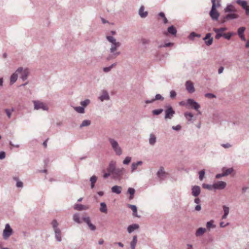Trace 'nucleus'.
Wrapping results in <instances>:
<instances>
[{"mask_svg": "<svg viewBox=\"0 0 249 249\" xmlns=\"http://www.w3.org/2000/svg\"><path fill=\"white\" fill-rule=\"evenodd\" d=\"M120 46L121 43H115L114 44V45H111L110 50L111 53H112V54L110 55L107 57V59L108 60L116 58L118 55L120 54V52H117L115 53V52L117 50V48L119 47Z\"/></svg>", "mask_w": 249, "mask_h": 249, "instance_id": "f257e3e1", "label": "nucleus"}, {"mask_svg": "<svg viewBox=\"0 0 249 249\" xmlns=\"http://www.w3.org/2000/svg\"><path fill=\"white\" fill-rule=\"evenodd\" d=\"M109 142L116 154L119 156L121 155L122 153V151L117 142L111 138L109 139Z\"/></svg>", "mask_w": 249, "mask_h": 249, "instance_id": "f03ea898", "label": "nucleus"}, {"mask_svg": "<svg viewBox=\"0 0 249 249\" xmlns=\"http://www.w3.org/2000/svg\"><path fill=\"white\" fill-rule=\"evenodd\" d=\"M13 230L10 227V225L9 224H6L2 234L3 239L7 240L11 236Z\"/></svg>", "mask_w": 249, "mask_h": 249, "instance_id": "7ed1b4c3", "label": "nucleus"}, {"mask_svg": "<svg viewBox=\"0 0 249 249\" xmlns=\"http://www.w3.org/2000/svg\"><path fill=\"white\" fill-rule=\"evenodd\" d=\"M34 108L36 110L41 109L43 110H47L48 107L47 105L39 101H34Z\"/></svg>", "mask_w": 249, "mask_h": 249, "instance_id": "20e7f679", "label": "nucleus"}, {"mask_svg": "<svg viewBox=\"0 0 249 249\" xmlns=\"http://www.w3.org/2000/svg\"><path fill=\"white\" fill-rule=\"evenodd\" d=\"M239 15L235 13L228 14L225 16H223L221 18V22L223 23L227 20L237 18Z\"/></svg>", "mask_w": 249, "mask_h": 249, "instance_id": "39448f33", "label": "nucleus"}, {"mask_svg": "<svg viewBox=\"0 0 249 249\" xmlns=\"http://www.w3.org/2000/svg\"><path fill=\"white\" fill-rule=\"evenodd\" d=\"M17 72H18V74H20V78L23 80H25L27 79L28 77L29 74V71L27 69L23 70L22 68H19L17 70Z\"/></svg>", "mask_w": 249, "mask_h": 249, "instance_id": "423d86ee", "label": "nucleus"}, {"mask_svg": "<svg viewBox=\"0 0 249 249\" xmlns=\"http://www.w3.org/2000/svg\"><path fill=\"white\" fill-rule=\"evenodd\" d=\"M227 28L225 27H222L220 28H213V31L216 34L215 38L216 39H219L221 37L223 36V32L227 30Z\"/></svg>", "mask_w": 249, "mask_h": 249, "instance_id": "0eeeda50", "label": "nucleus"}, {"mask_svg": "<svg viewBox=\"0 0 249 249\" xmlns=\"http://www.w3.org/2000/svg\"><path fill=\"white\" fill-rule=\"evenodd\" d=\"M187 102V104L190 106L192 108L197 111L198 114H201L200 111L198 110V109L200 107V105L197 102L191 99H188Z\"/></svg>", "mask_w": 249, "mask_h": 249, "instance_id": "6e6552de", "label": "nucleus"}, {"mask_svg": "<svg viewBox=\"0 0 249 249\" xmlns=\"http://www.w3.org/2000/svg\"><path fill=\"white\" fill-rule=\"evenodd\" d=\"M124 168H117L111 174L115 179H120L124 174Z\"/></svg>", "mask_w": 249, "mask_h": 249, "instance_id": "1a4fd4ad", "label": "nucleus"}, {"mask_svg": "<svg viewBox=\"0 0 249 249\" xmlns=\"http://www.w3.org/2000/svg\"><path fill=\"white\" fill-rule=\"evenodd\" d=\"M236 3L240 5L246 11V14L247 15H249V6L248 5V3L246 1L242 0H236Z\"/></svg>", "mask_w": 249, "mask_h": 249, "instance_id": "9d476101", "label": "nucleus"}, {"mask_svg": "<svg viewBox=\"0 0 249 249\" xmlns=\"http://www.w3.org/2000/svg\"><path fill=\"white\" fill-rule=\"evenodd\" d=\"M214 6H212L211 10L210 12V16L213 20H217L219 17V13L217 11L216 8H214Z\"/></svg>", "mask_w": 249, "mask_h": 249, "instance_id": "9b49d317", "label": "nucleus"}, {"mask_svg": "<svg viewBox=\"0 0 249 249\" xmlns=\"http://www.w3.org/2000/svg\"><path fill=\"white\" fill-rule=\"evenodd\" d=\"M226 183L224 181H218L213 184L214 189L222 190L225 188Z\"/></svg>", "mask_w": 249, "mask_h": 249, "instance_id": "f8f14e48", "label": "nucleus"}, {"mask_svg": "<svg viewBox=\"0 0 249 249\" xmlns=\"http://www.w3.org/2000/svg\"><path fill=\"white\" fill-rule=\"evenodd\" d=\"M175 111L173 110L172 107H169L166 110H165V119H171V118L173 116L174 114H175Z\"/></svg>", "mask_w": 249, "mask_h": 249, "instance_id": "ddd939ff", "label": "nucleus"}, {"mask_svg": "<svg viewBox=\"0 0 249 249\" xmlns=\"http://www.w3.org/2000/svg\"><path fill=\"white\" fill-rule=\"evenodd\" d=\"M185 86L186 89L188 90L189 92L193 93L195 91L193 84L191 81H187Z\"/></svg>", "mask_w": 249, "mask_h": 249, "instance_id": "4468645a", "label": "nucleus"}, {"mask_svg": "<svg viewBox=\"0 0 249 249\" xmlns=\"http://www.w3.org/2000/svg\"><path fill=\"white\" fill-rule=\"evenodd\" d=\"M246 30V28L244 27H240L238 28L237 31V33L241 38V39L243 41H246V38L244 35V32Z\"/></svg>", "mask_w": 249, "mask_h": 249, "instance_id": "2eb2a0df", "label": "nucleus"}, {"mask_svg": "<svg viewBox=\"0 0 249 249\" xmlns=\"http://www.w3.org/2000/svg\"><path fill=\"white\" fill-rule=\"evenodd\" d=\"M211 34L208 33L206 34L205 37L204 38L205 43L207 46L211 45L213 42V38L211 37Z\"/></svg>", "mask_w": 249, "mask_h": 249, "instance_id": "dca6fc26", "label": "nucleus"}, {"mask_svg": "<svg viewBox=\"0 0 249 249\" xmlns=\"http://www.w3.org/2000/svg\"><path fill=\"white\" fill-rule=\"evenodd\" d=\"M139 228V225L137 224H133L129 225L127 227V231L129 233H131L133 232L135 230H137Z\"/></svg>", "mask_w": 249, "mask_h": 249, "instance_id": "f3484780", "label": "nucleus"}, {"mask_svg": "<svg viewBox=\"0 0 249 249\" xmlns=\"http://www.w3.org/2000/svg\"><path fill=\"white\" fill-rule=\"evenodd\" d=\"M116 169V162L115 161H112L109 164V166L107 168V172L111 173L112 174Z\"/></svg>", "mask_w": 249, "mask_h": 249, "instance_id": "a211bd4d", "label": "nucleus"}, {"mask_svg": "<svg viewBox=\"0 0 249 249\" xmlns=\"http://www.w3.org/2000/svg\"><path fill=\"white\" fill-rule=\"evenodd\" d=\"M192 195L195 196H198L200 193V188L198 186H195L192 188Z\"/></svg>", "mask_w": 249, "mask_h": 249, "instance_id": "6ab92c4d", "label": "nucleus"}, {"mask_svg": "<svg viewBox=\"0 0 249 249\" xmlns=\"http://www.w3.org/2000/svg\"><path fill=\"white\" fill-rule=\"evenodd\" d=\"M166 173L164 171V168L163 167H160V170L157 173L158 176L161 178L163 179L165 177L166 175Z\"/></svg>", "mask_w": 249, "mask_h": 249, "instance_id": "aec40b11", "label": "nucleus"}, {"mask_svg": "<svg viewBox=\"0 0 249 249\" xmlns=\"http://www.w3.org/2000/svg\"><path fill=\"white\" fill-rule=\"evenodd\" d=\"M55 233V237L58 242H60L61 241V231L59 229H56L54 230Z\"/></svg>", "mask_w": 249, "mask_h": 249, "instance_id": "412c9836", "label": "nucleus"}, {"mask_svg": "<svg viewBox=\"0 0 249 249\" xmlns=\"http://www.w3.org/2000/svg\"><path fill=\"white\" fill-rule=\"evenodd\" d=\"M109 98L108 93L105 90L102 91V95L99 97V99L101 101H103L105 100H108Z\"/></svg>", "mask_w": 249, "mask_h": 249, "instance_id": "4be33fe9", "label": "nucleus"}, {"mask_svg": "<svg viewBox=\"0 0 249 249\" xmlns=\"http://www.w3.org/2000/svg\"><path fill=\"white\" fill-rule=\"evenodd\" d=\"M222 171H223V175H224L225 176H227L231 174L233 171V169L232 168H223L222 169Z\"/></svg>", "mask_w": 249, "mask_h": 249, "instance_id": "5701e85b", "label": "nucleus"}, {"mask_svg": "<svg viewBox=\"0 0 249 249\" xmlns=\"http://www.w3.org/2000/svg\"><path fill=\"white\" fill-rule=\"evenodd\" d=\"M122 190V188L121 186L117 185L113 186L111 188L112 192L117 194H120L121 193Z\"/></svg>", "mask_w": 249, "mask_h": 249, "instance_id": "b1692460", "label": "nucleus"}, {"mask_svg": "<svg viewBox=\"0 0 249 249\" xmlns=\"http://www.w3.org/2000/svg\"><path fill=\"white\" fill-rule=\"evenodd\" d=\"M72 219L75 222L78 224H81L82 223V221L80 220V214L78 213H74L73 215Z\"/></svg>", "mask_w": 249, "mask_h": 249, "instance_id": "393cba45", "label": "nucleus"}, {"mask_svg": "<svg viewBox=\"0 0 249 249\" xmlns=\"http://www.w3.org/2000/svg\"><path fill=\"white\" fill-rule=\"evenodd\" d=\"M223 209L224 211V214L222 216V219H224L227 218L229 213V208L225 205H224L223 206Z\"/></svg>", "mask_w": 249, "mask_h": 249, "instance_id": "a878e982", "label": "nucleus"}, {"mask_svg": "<svg viewBox=\"0 0 249 249\" xmlns=\"http://www.w3.org/2000/svg\"><path fill=\"white\" fill-rule=\"evenodd\" d=\"M206 231V229L204 228H198L196 232V236L197 237L202 236Z\"/></svg>", "mask_w": 249, "mask_h": 249, "instance_id": "bb28decb", "label": "nucleus"}, {"mask_svg": "<svg viewBox=\"0 0 249 249\" xmlns=\"http://www.w3.org/2000/svg\"><path fill=\"white\" fill-rule=\"evenodd\" d=\"M137 243V236L134 235L133 239L130 242V247L131 249H135L136 245Z\"/></svg>", "mask_w": 249, "mask_h": 249, "instance_id": "cd10ccee", "label": "nucleus"}, {"mask_svg": "<svg viewBox=\"0 0 249 249\" xmlns=\"http://www.w3.org/2000/svg\"><path fill=\"white\" fill-rule=\"evenodd\" d=\"M225 12H236V9L234 7V6L231 4H229L227 6L226 8L225 9Z\"/></svg>", "mask_w": 249, "mask_h": 249, "instance_id": "c85d7f7f", "label": "nucleus"}, {"mask_svg": "<svg viewBox=\"0 0 249 249\" xmlns=\"http://www.w3.org/2000/svg\"><path fill=\"white\" fill-rule=\"evenodd\" d=\"M88 208L83 205L77 204L74 205V209L77 211H82L84 210H86Z\"/></svg>", "mask_w": 249, "mask_h": 249, "instance_id": "c756f323", "label": "nucleus"}, {"mask_svg": "<svg viewBox=\"0 0 249 249\" xmlns=\"http://www.w3.org/2000/svg\"><path fill=\"white\" fill-rule=\"evenodd\" d=\"M142 164V161H138L137 162H133L131 165V172H133L134 171H135L138 166L141 165Z\"/></svg>", "mask_w": 249, "mask_h": 249, "instance_id": "7c9ffc66", "label": "nucleus"}, {"mask_svg": "<svg viewBox=\"0 0 249 249\" xmlns=\"http://www.w3.org/2000/svg\"><path fill=\"white\" fill-rule=\"evenodd\" d=\"M144 6H141L139 9V13L142 18H145L147 15V12H144Z\"/></svg>", "mask_w": 249, "mask_h": 249, "instance_id": "2f4dec72", "label": "nucleus"}, {"mask_svg": "<svg viewBox=\"0 0 249 249\" xmlns=\"http://www.w3.org/2000/svg\"><path fill=\"white\" fill-rule=\"evenodd\" d=\"M18 74V72H17L16 71V72L11 75L10 78L11 84H13L17 81Z\"/></svg>", "mask_w": 249, "mask_h": 249, "instance_id": "473e14b6", "label": "nucleus"}, {"mask_svg": "<svg viewBox=\"0 0 249 249\" xmlns=\"http://www.w3.org/2000/svg\"><path fill=\"white\" fill-rule=\"evenodd\" d=\"M168 33L172 35H175L177 34V30L174 26H170L167 29Z\"/></svg>", "mask_w": 249, "mask_h": 249, "instance_id": "72a5a7b5", "label": "nucleus"}, {"mask_svg": "<svg viewBox=\"0 0 249 249\" xmlns=\"http://www.w3.org/2000/svg\"><path fill=\"white\" fill-rule=\"evenodd\" d=\"M128 207L132 210L133 215L135 216L138 217L137 214V208L136 206L134 205H129Z\"/></svg>", "mask_w": 249, "mask_h": 249, "instance_id": "f704fd0d", "label": "nucleus"}, {"mask_svg": "<svg viewBox=\"0 0 249 249\" xmlns=\"http://www.w3.org/2000/svg\"><path fill=\"white\" fill-rule=\"evenodd\" d=\"M212 3V6H215L214 8H217L221 6V0H211Z\"/></svg>", "mask_w": 249, "mask_h": 249, "instance_id": "c9c22d12", "label": "nucleus"}, {"mask_svg": "<svg viewBox=\"0 0 249 249\" xmlns=\"http://www.w3.org/2000/svg\"><path fill=\"white\" fill-rule=\"evenodd\" d=\"M14 108H11V109L6 108L4 109V111L7 116V117L10 119L11 117L12 113L14 111Z\"/></svg>", "mask_w": 249, "mask_h": 249, "instance_id": "e433bc0d", "label": "nucleus"}, {"mask_svg": "<svg viewBox=\"0 0 249 249\" xmlns=\"http://www.w3.org/2000/svg\"><path fill=\"white\" fill-rule=\"evenodd\" d=\"M135 192L134 189L132 188H129L127 190V193L130 194L129 199H132L133 198L134 194Z\"/></svg>", "mask_w": 249, "mask_h": 249, "instance_id": "4c0bfd02", "label": "nucleus"}, {"mask_svg": "<svg viewBox=\"0 0 249 249\" xmlns=\"http://www.w3.org/2000/svg\"><path fill=\"white\" fill-rule=\"evenodd\" d=\"M107 39L112 43V45H114V44L115 43H120L119 42H118L116 41V40L111 36H107Z\"/></svg>", "mask_w": 249, "mask_h": 249, "instance_id": "58836bf2", "label": "nucleus"}, {"mask_svg": "<svg viewBox=\"0 0 249 249\" xmlns=\"http://www.w3.org/2000/svg\"><path fill=\"white\" fill-rule=\"evenodd\" d=\"M163 98L161 96V95L159 94H157L156 95L155 98L154 99H153L151 101H148L147 100V101H146V103L148 104V103H152V102H153L155 100H163Z\"/></svg>", "mask_w": 249, "mask_h": 249, "instance_id": "ea45409f", "label": "nucleus"}, {"mask_svg": "<svg viewBox=\"0 0 249 249\" xmlns=\"http://www.w3.org/2000/svg\"><path fill=\"white\" fill-rule=\"evenodd\" d=\"M90 181L91 182V187L93 188L94 187V184L97 181V177L93 176L90 178Z\"/></svg>", "mask_w": 249, "mask_h": 249, "instance_id": "a19ab883", "label": "nucleus"}, {"mask_svg": "<svg viewBox=\"0 0 249 249\" xmlns=\"http://www.w3.org/2000/svg\"><path fill=\"white\" fill-rule=\"evenodd\" d=\"M156 138L155 136L153 134H151L150 138L149 139V143L153 145L156 142Z\"/></svg>", "mask_w": 249, "mask_h": 249, "instance_id": "79ce46f5", "label": "nucleus"}, {"mask_svg": "<svg viewBox=\"0 0 249 249\" xmlns=\"http://www.w3.org/2000/svg\"><path fill=\"white\" fill-rule=\"evenodd\" d=\"M91 122L89 120H86L82 122L80 125V127L89 126Z\"/></svg>", "mask_w": 249, "mask_h": 249, "instance_id": "37998d69", "label": "nucleus"}, {"mask_svg": "<svg viewBox=\"0 0 249 249\" xmlns=\"http://www.w3.org/2000/svg\"><path fill=\"white\" fill-rule=\"evenodd\" d=\"M101 207L100 211L106 213L107 212V208L106 206V203H100Z\"/></svg>", "mask_w": 249, "mask_h": 249, "instance_id": "c03bdc74", "label": "nucleus"}, {"mask_svg": "<svg viewBox=\"0 0 249 249\" xmlns=\"http://www.w3.org/2000/svg\"><path fill=\"white\" fill-rule=\"evenodd\" d=\"M232 35L233 33L229 32L227 33L223 34V37L227 39L230 40Z\"/></svg>", "mask_w": 249, "mask_h": 249, "instance_id": "a18cd8bd", "label": "nucleus"}, {"mask_svg": "<svg viewBox=\"0 0 249 249\" xmlns=\"http://www.w3.org/2000/svg\"><path fill=\"white\" fill-rule=\"evenodd\" d=\"M213 220H210V221L208 222L206 224V226L208 229H210L211 228H214L215 227V226L213 224Z\"/></svg>", "mask_w": 249, "mask_h": 249, "instance_id": "49530a36", "label": "nucleus"}, {"mask_svg": "<svg viewBox=\"0 0 249 249\" xmlns=\"http://www.w3.org/2000/svg\"><path fill=\"white\" fill-rule=\"evenodd\" d=\"M74 110H76L77 112L80 113H84V108L81 107H74Z\"/></svg>", "mask_w": 249, "mask_h": 249, "instance_id": "de8ad7c7", "label": "nucleus"}, {"mask_svg": "<svg viewBox=\"0 0 249 249\" xmlns=\"http://www.w3.org/2000/svg\"><path fill=\"white\" fill-rule=\"evenodd\" d=\"M82 220L88 225H89L91 223L90 217L89 216L87 217H83Z\"/></svg>", "mask_w": 249, "mask_h": 249, "instance_id": "09e8293b", "label": "nucleus"}, {"mask_svg": "<svg viewBox=\"0 0 249 249\" xmlns=\"http://www.w3.org/2000/svg\"><path fill=\"white\" fill-rule=\"evenodd\" d=\"M52 225L53 228V230H55L56 229H58L57 228V226L58 225V223L57 221L55 219H54V220H53L52 221Z\"/></svg>", "mask_w": 249, "mask_h": 249, "instance_id": "8fccbe9b", "label": "nucleus"}, {"mask_svg": "<svg viewBox=\"0 0 249 249\" xmlns=\"http://www.w3.org/2000/svg\"><path fill=\"white\" fill-rule=\"evenodd\" d=\"M203 187L205 189H207L208 190H211L214 189V187H213V185H209L204 183L202 185Z\"/></svg>", "mask_w": 249, "mask_h": 249, "instance_id": "3c124183", "label": "nucleus"}, {"mask_svg": "<svg viewBox=\"0 0 249 249\" xmlns=\"http://www.w3.org/2000/svg\"><path fill=\"white\" fill-rule=\"evenodd\" d=\"M163 111L162 109H155L152 111V113L154 115H157L161 113Z\"/></svg>", "mask_w": 249, "mask_h": 249, "instance_id": "603ef678", "label": "nucleus"}, {"mask_svg": "<svg viewBox=\"0 0 249 249\" xmlns=\"http://www.w3.org/2000/svg\"><path fill=\"white\" fill-rule=\"evenodd\" d=\"M185 116L187 119H188L189 121L191 120L192 118L193 117V115L192 113L190 112H186L184 114Z\"/></svg>", "mask_w": 249, "mask_h": 249, "instance_id": "864d4df0", "label": "nucleus"}, {"mask_svg": "<svg viewBox=\"0 0 249 249\" xmlns=\"http://www.w3.org/2000/svg\"><path fill=\"white\" fill-rule=\"evenodd\" d=\"M205 175V170H202L199 172V178L200 180H202L204 177Z\"/></svg>", "mask_w": 249, "mask_h": 249, "instance_id": "5fc2aeb1", "label": "nucleus"}, {"mask_svg": "<svg viewBox=\"0 0 249 249\" xmlns=\"http://www.w3.org/2000/svg\"><path fill=\"white\" fill-rule=\"evenodd\" d=\"M131 158L130 157H127L125 158V159L123 161V163L124 164H128L131 161Z\"/></svg>", "mask_w": 249, "mask_h": 249, "instance_id": "6e6d98bb", "label": "nucleus"}, {"mask_svg": "<svg viewBox=\"0 0 249 249\" xmlns=\"http://www.w3.org/2000/svg\"><path fill=\"white\" fill-rule=\"evenodd\" d=\"M116 65V64H113L110 66L108 67H105L104 68L103 70L105 72H108L111 70V69Z\"/></svg>", "mask_w": 249, "mask_h": 249, "instance_id": "4d7b16f0", "label": "nucleus"}, {"mask_svg": "<svg viewBox=\"0 0 249 249\" xmlns=\"http://www.w3.org/2000/svg\"><path fill=\"white\" fill-rule=\"evenodd\" d=\"M89 103V100L88 99L85 100V101L81 102V105L82 106L86 107Z\"/></svg>", "mask_w": 249, "mask_h": 249, "instance_id": "13d9d810", "label": "nucleus"}, {"mask_svg": "<svg viewBox=\"0 0 249 249\" xmlns=\"http://www.w3.org/2000/svg\"><path fill=\"white\" fill-rule=\"evenodd\" d=\"M88 226H89L90 230L92 231H95L96 229V226L92 224L91 223Z\"/></svg>", "mask_w": 249, "mask_h": 249, "instance_id": "bf43d9fd", "label": "nucleus"}, {"mask_svg": "<svg viewBox=\"0 0 249 249\" xmlns=\"http://www.w3.org/2000/svg\"><path fill=\"white\" fill-rule=\"evenodd\" d=\"M205 97L208 98H213L215 97V95L212 93H207L205 94Z\"/></svg>", "mask_w": 249, "mask_h": 249, "instance_id": "052dcab7", "label": "nucleus"}, {"mask_svg": "<svg viewBox=\"0 0 249 249\" xmlns=\"http://www.w3.org/2000/svg\"><path fill=\"white\" fill-rule=\"evenodd\" d=\"M176 96V93L175 91L172 90L170 91V97L172 98H175Z\"/></svg>", "mask_w": 249, "mask_h": 249, "instance_id": "680f3d73", "label": "nucleus"}, {"mask_svg": "<svg viewBox=\"0 0 249 249\" xmlns=\"http://www.w3.org/2000/svg\"><path fill=\"white\" fill-rule=\"evenodd\" d=\"M16 186L17 187H22L23 183L21 181H17Z\"/></svg>", "mask_w": 249, "mask_h": 249, "instance_id": "e2e57ef3", "label": "nucleus"}, {"mask_svg": "<svg viewBox=\"0 0 249 249\" xmlns=\"http://www.w3.org/2000/svg\"><path fill=\"white\" fill-rule=\"evenodd\" d=\"M5 157V153L4 152H1L0 153V159L2 160L4 159Z\"/></svg>", "mask_w": 249, "mask_h": 249, "instance_id": "0e129e2a", "label": "nucleus"}, {"mask_svg": "<svg viewBox=\"0 0 249 249\" xmlns=\"http://www.w3.org/2000/svg\"><path fill=\"white\" fill-rule=\"evenodd\" d=\"M229 224V223L225 224L224 222H221L220 223V227L221 228H224V227H226V226L228 225Z\"/></svg>", "mask_w": 249, "mask_h": 249, "instance_id": "69168bd1", "label": "nucleus"}, {"mask_svg": "<svg viewBox=\"0 0 249 249\" xmlns=\"http://www.w3.org/2000/svg\"><path fill=\"white\" fill-rule=\"evenodd\" d=\"M172 128L174 129V130H179L181 128V126L180 125H178L177 126H173L172 127Z\"/></svg>", "mask_w": 249, "mask_h": 249, "instance_id": "338daca9", "label": "nucleus"}, {"mask_svg": "<svg viewBox=\"0 0 249 249\" xmlns=\"http://www.w3.org/2000/svg\"><path fill=\"white\" fill-rule=\"evenodd\" d=\"M142 42L143 44H146L148 43L149 40L143 38L142 39Z\"/></svg>", "mask_w": 249, "mask_h": 249, "instance_id": "774afa93", "label": "nucleus"}]
</instances>
